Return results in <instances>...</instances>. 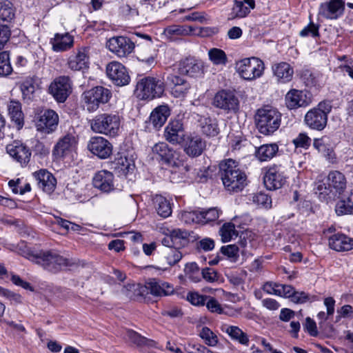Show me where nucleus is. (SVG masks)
<instances>
[{"label": "nucleus", "instance_id": "1", "mask_svg": "<svg viewBox=\"0 0 353 353\" xmlns=\"http://www.w3.org/2000/svg\"><path fill=\"white\" fill-rule=\"evenodd\" d=\"M19 254L25 258L53 273H57L72 265L69 259L52 250L33 252L25 248L23 250L19 249Z\"/></svg>", "mask_w": 353, "mask_h": 353}, {"label": "nucleus", "instance_id": "2", "mask_svg": "<svg viewBox=\"0 0 353 353\" xmlns=\"http://www.w3.org/2000/svg\"><path fill=\"white\" fill-rule=\"evenodd\" d=\"M219 176L225 190L230 192H239L247 185V176L232 159H227L219 164Z\"/></svg>", "mask_w": 353, "mask_h": 353}, {"label": "nucleus", "instance_id": "3", "mask_svg": "<svg viewBox=\"0 0 353 353\" xmlns=\"http://www.w3.org/2000/svg\"><path fill=\"white\" fill-rule=\"evenodd\" d=\"M89 123L94 133L115 137L119 134L121 119L117 114L101 113L96 115Z\"/></svg>", "mask_w": 353, "mask_h": 353}, {"label": "nucleus", "instance_id": "4", "mask_svg": "<svg viewBox=\"0 0 353 353\" xmlns=\"http://www.w3.org/2000/svg\"><path fill=\"white\" fill-rule=\"evenodd\" d=\"M281 122V114L275 108L265 106L257 110L255 123L259 132L270 135L276 131Z\"/></svg>", "mask_w": 353, "mask_h": 353}, {"label": "nucleus", "instance_id": "5", "mask_svg": "<svg viewBox=\"0 0 353 353\" xmlns=\"http://www.w3.org/2000/svg\"><path fill=\"white\" fill-rule=\"evenodd\" d=\"M165 90V83L160 79L146 77L140 79L136 87L138 97L142 100L161 97Z\"/></svg>", "mask_w": 353, "mask_h": 353}, {"label": "nucleus", "instance_id": "6", "mask_svg": "<svg viewBox=\"0 0 353 353\" xmlns=\"http://www.w3.org/2000/svg\"><path fill=\"white\" fill-rule=\"evenodd\" d=\"M332 106L330 101H321L316 108L309 110L305 115L304 121L310 129L321 131L327 123V115Z\"/></svg>", "mask_w": 353, "mask_h": 353}, {"label": "nucleus", "instance_id": "7", "mask_svg": "<svg viewBox=\"0 0 353 353\" xmlns=\"http://www.w3.org/2000/svg\"><path fill=\"white\" fill-rule=\"evenodd\" d=\"M111 97V90L103 86H96L85 91L82 94L83 101L89 112L96 111L100 104L107 103Z\"/></svg>", "mask_w": 353, "mask_h": 353}, {"label": "nucleus", "instance_id": "8", "mask_svg": "<svg viewBox=\"0 0 353 353\" xmlns=\"http://www.w3.org/2000/svg\"><path fill=\"white\" fill-rule=\"evenodd\" d=\"M240 76L245 80L252 81L260 77L264 71L263 62L259 58H245L236 63Z\"/></svg>", "mask_w": 353, "mask_h": 353}, {"label": "nucleus", "instance_id": "9", "mask_svg": "<svg viewBox=\"0 0 353 353\" xmlns=\"http://www.w3.org/2000/svg\"><path fill=\"white\" fill-rule=\"evenodd\" d=\"M212 104L227 113H236L239 109L238 97L232 91L227 90H222L216 92L214 97Z\"/></svg>", "mask_w": 353, "mask_h": 353}, {"label": "nucleus", "instance_id": "10", "mask_svg": "<svg viewBox=\"0 0 353 353\" xmlns=\"http://www.w3.org/2000/svg\"><path fill=\"white\" fill-rule=\"evenodd\" d=\"M49 92L57 102H65L72 92V81L70 77L67 76L57 77L50 83Z\"/></svg>", "mask_w": 353, "mask_h": 353}, {"label": "nucleus", "instance_id": "11", "mask_svg": "<svg viewBox=\"0 0 353 353\" xmlns=\"http://www.w3.org/2000/svg\"><path fill=\"white\" fill-rule=\"evenodd\" d=\"M285 181V168L281 165L270 166L263 177L264 185L270 190L281 188Z\"/></svg>", "mask_w": 353, "mask_h": 353}, {"label": "nucleus", "instance_id": "12", "mask_svg": "<svg viewBox=\"0 0 353 353\" xmlns=\"http://www.w3.org/2000/svg\"><path fill=\"white\" fill-rule=\"evenodd\" d=\"M6 152L22 167L26 166L30 161L32 152L29 147L21 141L15 140L6 145Z\"/></svg>", "mask_w": 353, "mask_h": 353}, {"label": "nucleus", "instance_id": "13", "mask_svg": "<svg viewBox=\"0 0 353 353\" xmlns=\"http://www.w3.org/2000/svg\"><path fill=\"white\" fill-rule=\"evenodd\" d=\"M88 150L101 159H105L112 153V145L105 138L99 136L92 137L87 145Z\"/></svg>", "mask_w": 353, "mask_h": 353}, {"label": "nucleus", "instance_id": "14", "mask_svg": "<svg viewBox=\"0 0 353 353\" xmlns=\"http://www.w3.org/2000/svg\"><path fill=\"white\" fill-rule=\"evenodd\" d=\"M110 51L119 57H125L134 49V43L127 37H113L106 44Z\"/></svg>", "mask_w": 353, "mask_h": 353}, {"label": "nucleus", "instance_id": "15", "mask_svg": "<svg viewBox=\"0 0 353 353\" xmlns=\"http://www.w3.org/2000/svg\"><path fill=\"white\" fill-rule=\"evenodd\" d=\"M106 73L110 79L118 86L126 85L130 77L126 68L118 61H112L106 66Z\"/></svg>", "mask_w": 353, "mask_h": 353}, {"label": "nucleus", "instance_id": "16", "mask_svg": "<svg viewBox=\"0 0 353 353\" xmlns=\"http://www.w3.org/2000/svg\"><path fill=\"white\" fill-rule=\"evenodd\" d=\"M59 124L57 113L50 109L44 110L36 122L37 130L44 134L54 132Z\"/></svg>", "mask_w": 353, "mask_h": 353}, {"label": "nucleus", "instance_id": "17", "mask_svg": "<svg viewBox=\"0 0 353 353\" xmlns=\"http://www.w3.org/2000/svg\"><path fill=\"white\" fill-rule=\"evenodd\" d=\"M183 151L191 158L201 156L206 148V141L199 134H190L183 139Z\"/></svg>", "mask_w": 353, "mask_h": 353}, {"label": "nucleus", "instance_id": "18", "mask_svg": "<svg viewBox=\"0 0 353 353\" xmlns=\"http://www.w3.org/2000/svg\"><path fill=\"white\" fill-rule=\"evenodd\" d=\"M345 11L343 0H330L321 3L319 15L326 19L335 20L341 17Z\"/></svg>", "mask_w": 353, "mask_h": 353}, {"label": "nucleus", "instance_id": "19", "mask_svg": "<svg viewBox=\"0 0 353 353\" xmlns=\"http://www.w3.org/2000/svg\"><path fill=\"white\" fill-rule=\"evenodd\" d=\"M76 137L72 134H67L59 139L52 150V155L56 159H63L69 155L76 148Z\"/></svg>", "mask_w": 353, "mask_h": 353}, {"label": "nucleus", "instance_id": "20", "mask_svg": "<svg viewBox=\"0 0 353 353\" xmlns=\"http://www.w3.org/2000/svg\"><path fill=\"white\" fill-rule=\"evenodd\" d=\"M164 83L176 98L183 97L190 88V84L185 79L173 74L167 76Z\"/></svg>", "mask_w": 353, "mask_h": 353}, {"label": "nucleus", "instance_id": "21", "mask_svg": "<svg viewBox=\"0 0 353 353\" xmlns=\"http://www.w3.org/2000/svg\"><path fill=\"white\" fill-rule=\"evenodd\" d=\"M153 158L159 159L167 165L176 164V153L164 142L156 143L152 148Z\"/></svg>", "mask_w": 353, "mask_h": 353}, {"label": "nucleus", "instance_id": "22", "mask_svg": "<svg viewBox=\"0 0 353 353\" xmlns=\"http://www.w3.org/2000/svg\"><path fill=\"white\" fill-rule=\"evenodd\" d=\"M164 137L168 142L177 144L185 139L184 128L181 120L170 121L164 131Z\"/></svg>", "mask_w": 353, "mask_h": 353}, {"label": "nucleus", "instance_id": "23", "mask_svg": "<svg viewBox=\"0 0 353 353\" xmlns=\"http://www.w3.org/2000/svg\"><path fill=\"white\" fill-rule=\"evenodd\" d=\"M93 186L103 192H110L114 190V175L112 172L103 170L97 172L92 179Z\"/></svg>", "mask_w": 353, "mask_h": 353}, {"label": "nucleus", "instance_id": "24", "mask_svg": "<svg viewBox=\"0 0 353 353\" xmlns=\"http://www.w3.org/2000/svg\"><path fill=\"white\" fill-rule=\"evenodd\" d=\"M150 293L154 296H165L171 295L174 292V288L170 283L157 279H150L145 284Z\"/></svg>", "mask_w": 353, "mask_h": 353}, {"label": "nucleus", "instance_id": "25", "mask_svg": "<svg viewBox=\"0 0 353 353\" xmlns=\"http://www.w3.org/2000/svg\"><path fill=\"white\" fill-rule=\"evenodd\" d=\"M334 143L328 136H323L319 139H314L313 146L319 152L321 153L330 162L333 163L336 160V154L334 151Z\"/></svg>", "mask_w": 353, "mask_h": 353}, {"label": "nucleus", "instance_id": "26", "mask_svg": "<svg viewBox=\"0 0 353 353\" xmlns=\"http://www.w3.org/2000/svg\"><path fill=\"white\" fill-rule=\"evenodd\" d=\"M309 103L310 99L302 90L291 89L285 95V104L290 110L306 107Z\"/></svg>", "mask_w": 353, "mask_h": 353}, {"label": "nucleus", "instance_id": "27", "mask_svg": "<svg viewBox=\"0 0 353 353\" xmlns=\"http://www.w3.org/2000/svg\"><path fill=\"white\" fill-rule=\"evenodd\" d=\"M328 243L330 248L337 252H346L353 249V239L342 233L330 236Z\"/></svg>", "mask_w": 353, "mask_h": 353}, {"label": "nucleus", "instance_id": "28", "mask_svg": "<svg viewBox=\"0 0 353 353\" xmlns=\"http://www.w3.org/2000/svg\"><path fill=\"white\" fill-rule=\"evenodd\" d=\"M16 8L9 0H0V25L11 29L14 23Z\"/></svg>", "mask_w": 353, "mask_h": 353}, {"label": "nucleus", "instance_id": "29", "mask_svg": "<svg viewBox=\"0 0 353 353\" xmlns=\"http://www.w3.org/2000/svg\"><path fill=\"white\" fill-rule=\"evenodd\" d=\"M38 186L47 193L52 192L57 185L55 177L46 170H40L34 173Z\"/></svg>", "mask_w": 353, "mask_h": 353}, {"label": "nucleus", "instance_id": "30", "mask_svg": "<svg viewBox=\"0 0 353 353\" xmlns=\"http://www.w3.org/2000/svg\"><path fill=\"white\" fill-rule=\"evenodd\" d=\"M89 57L85 48L78 50L70 55L68 60V65L74 71L83 70L88 68Z\"/></svg>", "mask_w": 353, "mask_h": 353}, {"label": "nucleus", "instance_id": "31", "mask_svg": "<svg viewBox=\"0 0 353 353\" xmlns=\"http://www.w3.org/2000/svg\"><path fill=\"white\" fill-rule=\"evenodd\" d=\"M179 72L190 77H197L203 73L202 65L193 57H188L179 63Z\"/></svg>", "mask_w": 353, "mask_h": 353}, {"label": "nucleus", "instance_id": "32", "mask_svg": "<svg viewBox=\"0 0 353 353\" xmlns=\"http://www.w3.org/2000/svg\"><path fill=\"white\" fill-rule=\"evenodd\" d=\"M110 168L119 176H126L129 172L133 171L134 163L125 156L120 155L111 162Z\"/></svg>", "mask_w": 353, "mask_h": 353}, {"label": "nucleus", "instance_id": "33", "mask_svg": "<svg viewBox=\"0 0 353 353\" xmlns=\"http://www.w3.org/2000/svg\"><path fill=\"white\" fill-rule=\"evenodd\" d=\"M170 114V110L168 105L158 106L150 114V123L158 130L164 125Z\"/></svg>", "mask_w": 353, "mask_h": 353}, {"label": "nucleus", "instance_id": "34", "mask_svg": "<svg viewBox=\"0 0 353 353\" xmlns=\"http://www.w3.org/2000/svg\"><path fill=\"white\" fill-rule=\"evenodd\" d=\"M221 330L228 334L232 341H236L243 345L248 346L249 345L248 335L238 326L225 324L222 325Z\"/></svg>", "mask_w": 353, "mask_h": 353}, {"label": "nucleus", "instance_id": "35", "mask_svg": "<svg viewBox=\"0 0 353 353\" xmlns=\"http://www.w3.org/2000/svg\"><path fill=\"white\" fill-rule=\"evenodd\" d=\"M274 74L281 83H287L291 81L294 70L290 65L285 62H281L272 66Z\"/></svg>", "mask_w": 353, "mask_h": 353}, {"label": "nucleus", "instance_id": "36", "mask_svg": "<svg viewBox=\"0 0 353 353\" xmlns=\"http://www.w3.org/2000/svg\"><path fill=\"white\" fill-rule=\"evenodd\" d=\"M52 49L56 52L65 51L73 46V37L69 33L56 34L51 41Z\"/></svg>", "mask_w": 353, "mask_h": 353}, {"label": "nucleus", "instance_id": "37", "mask_svg": "<svg viewBox=\"0 0 353 353\" xmlns=\"http://www.w3.org/2000/svg\"><path fill=\"white\" fill-rule=\"evenodd\" d=\"M327 181L330 189L333 188L339 194L344 192L347 182L343 173L336 170L332 171L328 174Z\"/></svg>", "mask_w": 353, "mask_h": 353}, {"label": "nucleus", "instance_id": "38", "mask_svg": "<svg viewBox=\"0 0 353 353\" xmlns=\"http://www.w3.org/2000/svg\"><path fill=\"white\" fill-rule=\"evenodd\" d=\"M199 123L203 134L208 137H215L219 133L218 123L216 119L210 117H201Z\"/></svg>", "mask_w": 353, "mask_h": 353}, {"label": "nucleus", "instance_id": "39", "mask_svg": "<svg viewBox=\"0 0 353 353\" xmlns=\"http://www.w3.org/2000/svg\"><path fill=\"white\" fill-rule=\"evenodd\" d=\"M336 213L338 215L353 214V190L337 202L335 207Z\"/></svg>", "mask_w": 353, "mask_h": 353}, {"label": "nucleus", "instance_id": "40", "mask_svg": "<svg viewBox=\"0 0 353 353\" xmlns=\"http://www.w3.org/2000/svg\"><path fill=\"white\" fill-rule=\"evenodd\" d=\"M245 3H246L244 1V0H234V5L232 8L230 13L229 14L228 19L233 20L235 19H241L247 17L250 12L251 10H253L254 8H252L249 5H248V6H246Z\"/></svg>", "mask_w": 353, "mask_h": 353}, {"label": "nucleus", "instance_id": "41", "mask_svg": "<svg viewBox=\"0 0 353 353\" xmlns=\"http://www.w3.org/2000/svg\"><path fill=\"white\" fill-rule=\"evenodd\" d=\"M194 31V27L191 26L171 25L164 29L163 33L170 39L178 36L190 35Z\"/></svg>", "mask_w": 353, "mask_h": 353}, {"label": "nucleus", "instance_id": "42", "mask_svg": "<svg viewBox=\"0 0 353 353\" xmlns=\"http://www.w3.org/2000/svg\"><path fill=\"white\" fill-rule=\"evenodd\" d=\"M157 214L163 217L167 218L172 214V207L170 201L161 195H156L153 199Z\"/></svg>", "mask_w": 353, "mask_h": 353}, {"label": "nucleus", "instance_id": "43", "mask_svg": "<svg viewBox=\"0 0 353 353\" xmlns=\"http://www.w3.org/2000/svg\"><path fill=\"white\" fill-rule=\"evenodd\" d=\"M279 150L276 143L264 144L261 145L256 151V156L261 161L272 159Z\"/></svg>", "mask_w": 353, "mask_h": 353}, {"label": "nucleus", "instance_id": "44", "mask_svg": "<svg viewBox=\"0 0 353 353\" xmlns=\"http://www.w3.org/2000/svg\"><path fill=\"white\" fill-rule=\"evenodd\" d=\"M170 165L172 167L170 170V179L172 183H179L186 178L185 173L189 170L187 165H184L180 161H176V164Z\"/></svg>", "mask_w": 353, "mask_h": 353}, {"label": "nucleus", "instance_id": "45", "mask_svg": "<svg viewBox=\"0 0 353 353\" xmlns=\"http://www.w3.org/2000/svg\"><path fill=\"white\" fill-rule=\"evenodd\" d=\"M8 108L12 121H14L19 128H22L23 125V114L21 111V103L18 101H11Z\"/></svg>", "mask_w": 353, "mask_h": 353}, {"label": "nucleus", "instance_id": "46", "mask_svg": "<svg viewBox=\"0 0 353 353\" xmlns=\"http://www.w3.org/2000/svg\"><path fill=\"white\" fill-rule=\"evenodd\" d=\"M185 276L192 281L198 283L201 280V271L195 262L188 263L185 265Z\"/></svg>", "mask_w": 353, "mask_h": 353}, {"label": "nucleus", "instance_id": "47", "mask_svg": "<svg viewBox=\"0 0 353 353\" xmlns=\"http://www.w3.org/2000/svg\"><path fill=\"white\" fill-rule=\"evenodd\" d=\"M209 59L214 65H225L228 58L225 52L219 48H213L208 51Z\"/></svg>", "mask_w": 353, "mask_h": 353}, {"label": "nucleus", "instance_id": "48", "mask_svg": "<svg viewBox=\"0 0 353 353\" xmlns=\"http://www.w3.org/2000/svg\"><path fill=\"white\" fill-rule=\"evenodd\" d=\"M219 234L223 242L230 241L234 236H237L238 233L235 230V225L232 223H226L220 228Z\"/></svg>", "mask_w": 353, "mask_h": 353}, {"label": "nucleus", "instance_id": "49", "mask_svg": "<svg viewBox=\"0 0 353 353\" xmlns=\"http://www.w3.org/2000/svg\"><path fill=\"white\" fill-rule=\"evenodd\" d=\"M199 335L208 346H216L219 342L217 336L208 327H202Z\"/></svg>", "mask_w": 353, "mask_h": 353}, {"label": "nucleus", "instance_id": "50", "mask_svg": "<svg viewBox=\"0 0 353 353\" xmlns=\"http://www.w3.org/2000/svg\"><path fill=\"white\" fill-rule=\"evenodd\" d=\"M20 88L23 98L30 99L35 92V81L32 77L26 78L21 84Z\"/></svg>", "mask_w": 353, "mask_h": 353}, {"label": "nucleus", "instance_id": "51", "mask_svg": "<svg viewBox=\"0 0 353 353\" xmlns=\"http://www.w3.org/2000/svg\"><path fill=\"white\" fill-rule=\"evenodd\" d=\"M12 68L7 52H0V77H6L11 74Z\"/></svg>", "mask_w": 353, "mask_h": 353}, {"label": "nucleus", "instance_id": "52", "mask_svg": "<svg viewBox=\"0 0 353 353\" xmlns=\"http://www.w3.org/2000/svg\"><path fill=\"white\" fill-rule=\"evenodd\" d=\"M314 191L319 199L325 201L331 192V189L330 185H327V184L323 181H318L315 183Z\"/></svg>", "mask_w": 353, "mask_h": 353}, {"label": "nucleus", "instance_id": "53", "mask_svg": "<svg viewBox=\"0 0 353 353\" xmlns=\"http://www.w3.org/2000/svg\"><path fill=\"white\" fill-rule=\"evenodd\" d=\"M179 248L177 246L172 249H169L165 253V259L170 266L174 265L182 259L183 255L179 250Z\"/></svg>", "mask_w": 353, "mask_h": 353}, {"label": "nucleus", "instance_id": "54", "mask_svg": "<svg viewBox=\"0 0 353 353\" xmlns=\"http://www.w3.org/2000/svg\"><path fill=\"white\" fill-rule=\"evenodd\" d=\"M221 252L233 262H236L239 258V248L236 245L222 246Z\"/></svg>", "mask_w": 353, "mask_h": 353}, {"label": "nucleus", "instance_id": "55", "mask_svg": "<svg viewBox=\"0 0 353 353\" xmlns=\"http://www.w3.org/2000/svg\"><path fill=\"white\" fill-rule=\"evenodd\" d=\"M301 78L307 87L316 86L318 83V79L316 74L313 73L308 69L302 70Z\"/></svg>", "mask_w": 353, "mask_h": 353}, {"label": "nucleus", "instance_id": "56", "mask_svg": "<svg viewBox=\"0 0 353 353\" xmlns=\"http://www.w3.org/2000/svg\"><path fill=\"white\" fill-rule=\"evenodd\" d=\"M203 212L199 210H193L190 212H185L183 217L185 222H192L195 223H203Z\"/></svg>", "mask_w": 353, "mask_h": 353}, {"label": "nucleus", "instance_id": "57", "mask_svg": "<svg viewBox=\"0 0 353 353\" xmlns=\"http://www.w3.org/2000/svg\"><path fill=\"white\" fill-rule=\"evenodd\" d=\"M201 278L208 283H214L219 279V274L212 268H205L201 270Z\"/></svg>", "mask_w": 353, "mask_h": 353}, {"label": "nucleus", "instance_id": "58", "mask_svg": "<svg viewBox=\"0 0 353 353\" xmlns=\"http://www.w3.org/2000/svg\"><path fill=\"white\" fill-rule=\"evenodd\" d=\"M208 296L199 294L198 292H190L187 294V300L192 305L196 306L204 305Z\"/></svg>", "mask_w": 353, "mask_h": 353}, {"label": "nucleus", "instance_id": "59", "mask_svg": "<svg viewBox=\"0 0 353 353\" xmlns=\"http://www.w3.org/2000/svg\"><path fill=\"white\" fill-rule=\"evenodd\" d=\"M292 143L296 148H301L307 149L310 145L311 139L306 133H300L295 139H293Z\"/></svg>", "mask_w": 353, "mask_h": 353}, {"label": "nucleus", "instance_id": "60", "mask_svg": "<svg viewBox=\"0 0 353 353\" xmlns=\"http://www.w3.org/2000/svg\"><path fill=\"white\" fill-rule=\"evenodd\" d=\"M253 201L256 203L258 205H261L265 208L271 207V197L263 192H259L253 196Z\"/></svg>", "mask_w": 353, "mask_h": 353}, {"label": "nucleus", "instance_id": "61", "mask_svg": "<svg viewBox=\"0 0 353 353\" xmlns=\"http://www.w3.org/2000/svg\"><path fill=\"white\" fill-rule=\"evenodd\" d=\"M319 26L318 25H316L313 22L311 21L307 26H305L300 32L299 34L302 37H306L308 36H311L312 37H316L319 35Z\"/></svg>", "mask_w": 353, "mask_h": 353}, {"label": "nucleus", "instance_id": "62", "mask_svg": "<svg viewBox=\"0 0 353 353\" xmlns=\"http://www.w3.org/2000/svg\"><path fill=\"white\" fill-rule=\"evenodd\" d=\"M312 298H314V296H312ZM290 299L292 302L297 304H303L307 301L312 302L314 300V299H312L311 296L305 292H299L296 290Z\"/></svg>", "mask_w": 353, "mask_h": 353}, {"label": "nucleus", "instance_id": "63", "mask_svg": "<svg viewBox=\"0 0 353 353\" xmlns=\"http://www.w3.org/2000/svg\"><path fill=\"white\" fill-rule=\"evenodd\" d=\"M203 216V223H207L209 222H213L216 221L220 214V211L216 208H212L208 209V210L202 211Z\"/></svg>", "mask_w": 353, "mask_h": 353}, {"label": "nucleus", "instance_id": "64", "mask_svg": "<svg viewBox=\"0 0 353 353\" xmlns=\"http://www.w3.org/2000/svg\"><path fill=\"white\" fill-rule=\"evenodd\" d=\"M185 350L188 353H214L205 346L201 344L188 343Z\"/></svg>", "mask_w": 353, "mask_h": 353}]
</instances>
